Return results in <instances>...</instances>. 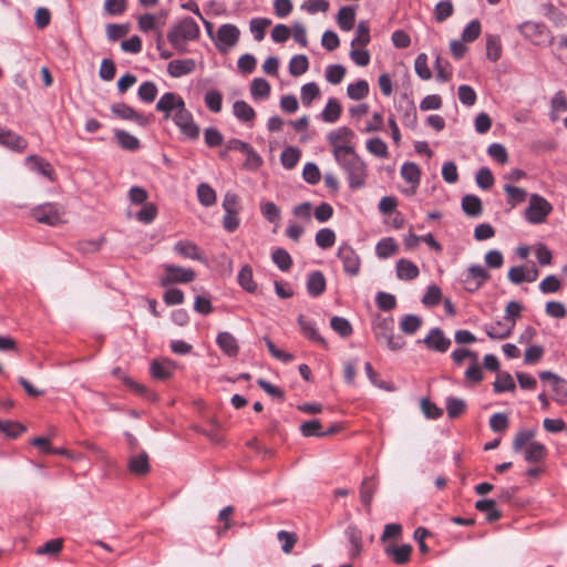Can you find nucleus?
I'll return each instance as SVG.
<instances>
[{
  "label": "nucleus",
  "mask_w": 567,
  "mask_h": 567,
  "mask_svg": "<svg viewBox=\"0 0 567 567\" xmlns=\"http://www.w3.org/2000/svg\"><path fill=\"white\" fill-rule=\"evenodd\" d=\"M156 111L164 113V118H172L181 133L189 140L199 136V126L195 123L193 114L186 109L183 97L174 92L164 93L156 103Z\"/></svg>",
  "instance_id": "obj_1"
},
{
  "label": "nucleus",
  "mask_w": 567,
  "mask_h": 567,
  "mask_svg": "<svg viewBox=\"0 0 567 567\" xmlns=\"http://www.w3.org/2000/svg\"><path fill=\"white\" fill-rule=\"evenodd\" d=\"M337 164L341 167V169L346 173L347 179L349 183V187L351 189L362 188L365 184L367 179V164L357 154V152H352L348 155L336 159Z\"/></svg>",
  "instance_id": "obj_2"
},
{
  "label": "nucleus",
  "mask_w": 567,
  "mask_h": 567,
  "mask_svg": "<svg viewBox=\"0 0 567 567\" xmlns=\"http://www.w3.org/2000/svg\"><path fill=\"white\" fill-rule=\"evenodd\" d=\"M199 33L198 24L192 18L187 17L171 29L167 39L176 50L182 51L186 42L196 40Z\"/></svg>",
  "instance_id": "obj_3"
},
{
  "label": "nucleus",
  "mask_w": 567,
  "mask_h": 567,
  "mask_svg": "<svg viewBox=\"0 0 567 567\" xmlns=\"http://www.w3.org/2000/svg\"><path fill=\"white\" fill-rule=\"evenodd\" d=\"M353 138L354 132L348 126H340L327 134L334 161L355 151L352 145Z\"/></svg>",
  "instance_id": "obj_4"
},
{
  "label": "nucleus",
  "mask_w": 567,
  "mask_h": 567,
  "mask_svg": "<svg viewBox=\"0 0 567 567\" xmlns=\"http://www.w3.org/2000/svg\"><path fill=\"white\" fill-rule=\"evenodd\" d=\"M518 31L526 40L538 47H547L554 42V35L540 22L526 21L518 25Z\"/></svg>",
  "instance_id": "obj_5"
},
{
  "label": "nucleus",
  "mask_w": 567,
  "mask_h": 567,
  "mask_svg": "<svg viewBox=\"0 0 567 567\" xmlns=\"http://www.w3.org/2000/svg\"><path fill=\"white\" fill-rule=\"evenodd\" d=\"M551 212L553 205L545 197L538 194H532L525 210V217L528 223L539 225L546 221Z\"/></svg>",
  "instance_id": "obj_6"
},
{
  "label": "nucleus",
  "mask_w": 567,
  "mask_h": 567,
  "mask_svg": "<svg viewBox=\"0 0 567 567\" xmlns=\"http://www.w3.org/2000/svg\"><path fill=\"white\" fill-rule=\"evenodd\" d=\"M374 337L380 342L384 341L392 351L401 350L405 346V340L393 333L391 321L388 320H383L375 326Z\"/></svg>",
  "instance_id": "obj_7"
},
{
  "label": "nucleus",
  "mask_w": 567,
  "mask_h": 567,
  "mask_svg": "<svg viewBox=\"0 0 567 567\" xmlns=\"http://www.w3.org/2000/svg\"><path fill=\"white\" fill-rule=\"evenodd\" d=\"M337 256L341 260L343 271L347 275L351 277L359 275L361 268V259L349 244H341L338 248Z\"/></svg>",
  "instance_id": "obj_8"
},
{
  "label": "nucleus",
  "mask_w": 567,
  "mask_h": 567,
  "mask_svg": "<svg viewBox=\"0 0 567 567\" xmlns=\"http://www.w3.org/2000/svg\"><path fill=\"white\" fill-rule=\"evenodd\" d=\"M489 274L480 265H473L462 274L464 289L468 292L477 291L485 281L489 279Z\"/></svg>",
  "instance_id": "obj_9"
},
{
  "label": "nucleus",
  "mask_w": 567,
  "mask_h": 567,
  "mask_svg": "<svg viewBox=\"0 0 567 567\" xmlns=\"http://www.w3.org/2000/svg\"><path fill=\"white\" fill-rule=\"evenodd\" d=\"M33 218L49 226H56L63 221V212L56 204L48 203L32 210Z\"/></svg>",
  "instance_id": "obj_10"
},
{
  "label": "nucleus",
  "mask_w": 567,
  "mask_h": 567,
  "mask_svg": "<svg viewBox=\"0 0 567 567\" xmlns=\"http://www.w3.org/2000/svg\"><path fill=\"white\" fill-rule=\"evenodd\" d=\"M239 29L230 23L221 24L217 30L216 45L220 52H227L239 40Z\"/></svg>",
  "instance_id": "obj_11"
},
{
  "label": "nucleus",
  "mask_w": 567,
  "mask_h": 567,
  "mask_svg": "<svg viewBox=\"0 0 567 567\" xmlns=\"http://www.w3.org/2000/svg\"><path fill=\"white\" fill-rule=\"evenodd\" d=\"M164 269L166 274L161 281L163 286L169 284H187L193 281L196 277L194 270L175 265H166Z\"/></svg>",
  "instance_id": "obj_12"
},
{
  "label": "nucleus",
  "mask_w": 567,
  "mask_h": 567,
  "mask_svg": "<svg viewBox=\"0 0 567 567\" xmlns=\"http://www.w3.org/2000/svg\"><path fill=\"white\" fill-rule=\"evenodd\" d=\"M0 145L16 152H23L28 146V142L13 131L0 125Z\"/></svg>",
  "instance_id": "obj_13"
},
{
  "label": "nucleus",
  "mask_w": 567,
  "mask_h": 567,
  "mask_svg": "<svg viewBox=\"0 0 567 567\" xmlns=\"http://www.w3.org/2000/svg\"><path fill=\"white\" fill-rule=\"evenodd\" d=\"M111 111L118 118L136 122L141 126L147 124V118L127 104L115 103Z\"/></svg>",
  "instance_id": "obj_14"
},
{
  "label": "nucleus",
  "mask_w": 567,
  "mask_h": 567,
  "mask_svg": "<svg viewBox=\"0 0 567 567\" xmlns=\"http://www.w3.org/2000/svg\"><path fill=\"white\" fill-rule=\"evenodd\" d=\"M423 343L431 350L446 352L451 346V340L444 336L440 328H434L425 337Z\"/></svg>",
  "instance_id": "obj_15"
},
{
  "label": "nucleus",
  "mask_w": 567,
  "mask_h": 567,
  "mask_svg": "<svg viewBox=\"0 0 567 567\" xmlns=\"http://www.w3.org/2000/svg\"><path fill=\"white\" fill-rule=\"evenodd\" d=\"M175 363L169 359L154 360L151 363V374L154 379L165 381L174 374Z\"/></svg>",
  "instance_id": "obj_16"
},
{
  "label": "nucleus",
  "mask_w": 567,
  "mask_h": 567,
  "mask_svg": "<svg viewBox=\"0 0 567 567\" xmlns=\"http://www.w3.org/2000/svg\"><path fill=\"white\" fill-rule=\"evenodd\" d=\"M27 164L29 165L30 169L43 175L48 179H55L53 166L42 157H39L37 155H30L29 157H27Z\"/></svg>",
  "instance_id": "obj_17"
},
{
  "label": "nucleus",
  "mask_w": 567,
  "mask_h": 567,
  "mask_svg": "<svg viewBox=\"0 0 567 567\" xmlns=\"http://www.w3.org/2000/svg\"><path fill=\"white\" fill-rule=\"evenodd\" d=\"M173 250L184 258L199 261L203 260V254L200 249L193 241L179 240L174 245Z\"/></svg>",
  "instance_id": "obj_18"
},
{
  "label": "nucleus",
  "mask_w": 567,
  "mask_h": 567,
  "mask_svg": "<svg viewBox=\"0 0 567 567\" xmlns=\"http://www.w3.org/2000/svg\"><path fill=\"white\" fill-rule=\"evenodd\" d=\"M196 68L193 59L173 60L167 65V72L173 78H181L192 73Z\"/></svg>",
  "instance_id": "obj_19"
},
{
  "label": "nucleus",
  "mask_w": 567,
  "mask_h": 567,
  "mask_svg": "<svg viewBox=\"0 0 567 567\" xmlns=\"http://www.w3.org/2000/svg\"><path fill=\"white\" fill-rule=\"evenodd\" d=\"M216 343L219 349L228 357H236L239 352L238 342L230 332H219L216 338Z\"/></svg>",
  "instance_id": "obj_20"
},
{
  "label": "nucleus",
  "mask_w": 567,
  "mask_h": 567,
  "mask_svg": "<svg viewBox=\"0 0 567 567\" xmlns=\"http://www.w3.org/2000/svg\"><path fill=\"white\" fill-rule=\"evenodd\" d=\"M396 276L400 280H413L419 277V267L411 260L401 258L396 261Z\"/></svg>",
  "instance_id": "obj_21"
},
{
  "label": "nucleus",
  "mask_w": 567,
  "mask_h": 567,
  "mask_svg": "<svg viewBox=\"0 0 567 567\" xmlns=\"http://www.w3.org/2000/svg\"><path fill=\"white\" fill-rule=\"evenodd\" d=\"M385 554L393 559L396 565L406 564L412 554V546L409 544H404L401 546L389 545L384 549Z\"/></svg>",
  "instance_id": "obj_22"
},
{
  "label": "nucleus",
  "mask_w": 567,
  "mask_h": 567,
  "mask_svg": "<svg viewBox=\"0 0 567 567\" xmlns=\"http://www.w3.org/2000/svg\"><path fill=\"white\" fill-rule=\"evenodd\" d=\"M326 290V278L321 271H312L307 279V291L312 297L321 296Z\"/></svg>",
  "instance_id": "obj_23"
},
{
  "label": "nucleus",
  "mask_w": 567,
  "mask_h": 567,
  "mask_svg": "<svg viewBox=\"0 0 567 567\" xmlns=\"http://www.w3.org/2000/svg\"><path fill=\"white\" fill-rule=\"evenodd\" d=\"M128 470L135 475H145L150 472L148 455L145 452H141L128 458Z\"/></svg>",
  "instance_id": "obj_24"
},
{
  "label": "nucleus",
  "mask_w": 567,
  "mask_h": 567,
  "mask_svg": "<svg viewBox=\"0 0 567 567\" xmlns=\"http://www.w3.org/2000/svg\"><path fill=\"white\" fill-rule=\"evenodd\" d=\"M346 535L351 544L349 555L351 558H355L362 550V534L355 525H349L346 529Z\"/></svg>",
  "instance_id": "obj_25"
},
{
  "label": "nucleus",
  "mask_w": 567,
  "mask_h": 567,
  "mask_svg": "<svg viewBox=\"0 0 567 567\" xmlns=\"http://www.w3.org/2000/svg\"><path fill=\"white\" fill-rule=\"evenodd\" d=\"M497 502L495 499L483 498L475 503V508L480 512L486 513L488 522H496L502 517V512L496 508Z\"/></svg>",
  "instance_id": "obj_26"
},
{
  "label": "nucleus",
  "mask_w": 567,
  "mask_h": 567,
  "mask_svg": "<svg viewBox=\"0 0 567 567\" xmlns=\"http://www.w3.org/2000/svg\"><path fill=\"white\" fill-rule=\"evenodd\" d=\"M298 323L305 337L315 342L320 343L324 348L327 347L326 340L319 334L315 324L311 321L307 320L305 316L300 315L298 317Z\"/></svg>",
  "instance_id": "obj_27"
},
{
  "label": "nucleus",
  "mask_w": 567,
  "mask_h": 567,
  "mask_svg": "<svg viewBox=\"0 0 567 567\" xmlns=\"http://www.w3.org/2000/svg\"><path fill=\"white\" fill-rule=\"evenodd\" d=\"M547 455V449L539 442H530L525 447V460L528 463H538L545 460Z\"/></svg>",
  "instance_id": "obj_28"
},
{
  "label": "nucleus",
  "mask_w": 567,
  "mask_h": 567,
  "mask_svg": "<svg viewBox=\"0 0 567 567\" xmlns=\"http://www.w3.org/2000/svg\"><path fill=\"white\" fill-rule=\"evenodd\" d=\"M502 41L497 34H487L486 37V56L489 61L496 62L502 56Z\"/></svg>",
  "instance_id": "obj_29"
},
{
  "label": "nucleus",
  "mask_w": 567,
  "mask_h": 567,
  "mask_svg": "<svg viewBox=\"0 0 567 567\" xmlns=\"http://www.w3.org/2000/svg\"><path fill=\"white\" fill-rule=\"evenodd\" d=\"M543 14L556 27L564 28L567 24V16L551 3L544 6Z\"/></svg>",
  "instance_id": "obj_30"
},
{
  "label": "nucleus",
  "mask_w": 567,
  "mask_h": 567,
  "mask_svg": "<svg viewBox=\"0 0 567 567\" xmlns=\"http://www.w3.org/2000/svg\"><path fill=\"white\" fill-rule=\"evenodd\" d=\"M462 208L464 213L470 217H478L482 215V202L475 195H465L462 198Z\"/></svg>",
  "instance_id": "obj_31"
},
{
  "label": "nucleus",
  "mask_w": 567,
  "mask_h": 567,
  "mask_svg": "<svg viewBox=\"0 0 567 567\" xmlns=\"http://www.w3.org/2000/svg\"><path fill=\"white\" fill-rule=\"evenodd\" d=\"M375 251L379 258L385 259L399 251V246L392 237L381 239L377 246Z\"/></svg>",
  "instance_id": "obj_32"
},
{
  "label": "nucleus",
  "mask_w": 567,
  "mask_h": 567,
  "mask_svg": "<svg viewBox=\"0 0 567 567\" xmlns=\"http://www.w3.org/2000/svg\"><path fill=\"white\" fill-rule=\"evenodd\" d=\"M401 176L413 185V192L420 183L421 171L415 163H404L401 167Z\"/></svg>",
  "instance_id": "obj_33"
},
{
  "label": "nucleus",
  "mask_w": 567,
  "mask_h": 567,
  "mask_svg": "<svg viewBox=\"0 0 567 567\" xmlns=\"http://www.w3.org/2000/svg\"><path fill=\"white\" fill-rule=\"evenodd\" d=\"M233 109L235 116L243 122H252L256 117L255 110L245 101H236Z\"/></svg>",
  "instance_id": "obj_34"
},
{
  "label": "nucleus",
  "mask_w": 567,
  "mask_h": 567,
  "mask_svg": "<svg viewBox=\"0 0 567 567\" xmlns=\"http://www.w3.org/2000/svg\"><path fill=\"white\" fill-rule=\"evenodd\" d=\"M342 112L340 103L336 99H329L321 117L327 123H334L339 120Z\"/></svg>",
  "instance_id": "obj_35"
},
{
  "label": "nucleus",
  "mask_w": 567,
  "mask_h": 567,
  "mask_svg": "<svg viewBox=\"0 0 567 567\" xmlns=\"http://www.w3.org/2000/svg\"><path fill=\"white\" fill-rule=\"evenodd\" d=\"M504 190L507 195V203L515 207L518 204H522L527 198V192L520 187L513 186L511 184H506L504 186Z\"/></svg>",
  "instance_id": "obj_36"
},
{
  "label": "nucleus",
  "mask_w": 567,
  "mask_h": 567,
  "mask_svg": "<svg viewBox=\"0 0 567 567\" xmlns=\"http://www.w3.org/2000/svg\"><path fill=\"white\" fill-rule=\"evenodd\" d=\"M513 329L514 322L508 327L505 323L496 322L495 324L487 326L485 332L491 339H506L511 336Z\"/></svg>",
  "instance_id": "obj_37"
},
{
  "label": "nucleus",
  "mask_w": 567,
  "mask_h": 567,
  "mask_svg": "<svg viewBox=\"0 0 567 567\" xmlns=\"http://www.w3.org/2000/svg\"><path fill=\"white\" fill-rule=\"evenodd\" d=\"M238 284L248 292H254L257 289V284L254 281L252 269L250 266L245 265L238 274Z\"/></svg>",
  "instance_id": "obj_38"
},
{
  "label": "nucleus",
  "mask_w": 567,
  "mask_h": 567,
  "mask_svg": "<svg viewBox=\"0 0 567 567\" xmlns=\"http://www.w3.org/2000/svg\"><path fill=\"white\" fill-rule=\"evenodd\" d=\"M435 70L437 81L447 82L451 80L453 69L451 63L446 59H443L440 55H437L435 60Z\"/></svg>",
  "instance_id": "obj_39"
},
{
  "label": "nucleus",
  "mask_w": 567,
  "mask_h": 567,
  "mask_svg": "<svg viewBox=\"0 0 567 567\" xmlns=\"http://www.w3.org/2000/svg\"><path fill=\"white\" fill-rule=\"evenodd\" d=\"M300 156L301 152L297 147L289 146L285 148L281 153V164L285 168L292 169L299 162Z\"/></svg>",
  "instance_id": "obj_40"
},
{
  "label": "nucleus",
  "mask_w": 567,
  "mask_h": 567,
  "mask_svg": "<svg viewBox=\"0 0 567 567\" xmlns=\"http://www.w3.org/2000/svg\"><path fill=\"white\" fill-rule=\"evenodd\" d=\"M272 261L282 271H288L292 266V259L289 252L284 248H276L271 255Z\"/></svg>",
  "instance_id": "obj_41"
},
{
  "label": "nucleus",
  "mask_w": 567,
  "mask_h": 567,
  "mask_svg": "<svg viewBox=\"0 0 567 567\" xmlns=\"http://www.w3.org/2000/svg\"><path fill=\"white\" fill-rule=\"evenodd\" d=\"M309 68L308 58L303 54L295 55L289 62V72L292 76H300Z\"/></svg>",
  "instance_id": "obj_42"
},
{
  "label": "nucleus",
  "mask_w": 567,
  "mask_h": 567,
  "mask_svg": "<svg viewBox=\"0 0 567 567\" xmlns=\"http://www.w3.org/2000/svg\"><path fill=\"white\" fill-rule=\"evenodd\" d=\"M422 326V319L415 315H405L400 321V329L406 334H414Z\"/></svg>",
  "instance_id": "obj_43"
},
{
  "label": "nucleus",
  "mask_w": 567,
  "mask_h": 567,
  "mask_svg": "<svg viewBox=\"0 0 567 567\" xmlns=\"http://www.w3.org/2000/svg\"><path fill=\"white\" fill-rule=\"evenodd\" d=\"M198 200L202 205L209 207L216 203L215 190L206 183H202L197 187Z\"/></svg>",
  "instance_id": "obj_44"
},
{
  "label": "nucleus",
  "mask_w": 567,
  "mask_h": 567,
  "mask_svg": "<svg viewBox=\"0 0 567 567\" xmlns=\"http://www.w3.org/2000/svg\"><path fill=\"white\" fill-rule=\"evenodd\" d=\"M355 13L352 8L343 7L338 13V24L344 30L349 31L354 27Z\"/></svg>",
  "instance_id": "obj_45"
},
{
  "label": "nucleus",
  "mask_w": 567,
  "mask_h": 567,
  "mask_svg": "<svg viewBox=\"0 0 567 567\" xmlns=\"http://www.w3.org/2000/svg\"><path fill=\"white\" fill-rule=\"evenodd\" d=\"M347 93L352 100H362L369 94V84L365 80H359L348 85Z\"/></svg>",
  "instance_id": "obj_46"
},
{
  "label": "nucleus",
  "mask_w": 567,
  "mask_h": 567,
  "mask_svg": "<svg viewBox=\"0 0 567 567\" xmlns=\"http://www.w3.org/2000/svg\"><path fill=\"white\" fill-rule=\"evenodd\" d=\"M250 92L256 100L267 99L270 94V84L264 79H254L250 85Z\"/></svg>",
  "instance_id": "obj_47"
},
{
  "label": "nucleus",
  "mask_w": 567,
  "mask_h": 567,
  "mask_svg": "<svg viewBox=\"0 0 567 567\" xmlns=\"http://www.w3.org/2000/svg\"><path fill=\"white\" fill-rule=\"evenodd\" d=\"M115 137L121 147L125 150L136 151L140 147L138 138L125 131H116Z\"/></svg>",
  "instance_id": "obj_48"
},
{
  "label": "nucleus",
  "mask_w": 567,
  "mask_h": 567,
  "mask_svg": "<svg viewBox=\"0 0 567 567\" xmlns=\"http://www.w3.org/2000/svg\"><path fill=\"white\" fill-rule=\"evenodd\" d=\"M370 42V28L367 22H360L357 27L355 37L351 42L352 48L365 47Z\"/></svg>",
  "instance_id": "obj_49"
},
{
  "label": "nucleus",
  "mask_w": 567,
  "mask_h": 567,
  "mask_svg": "<svg viewBox=\"0 0 567 567\" xmlns=\"http://www.w3.org/2000/svg\"><path fill=\"white\" fill-rule=\"evenodd\" d=\"M331 328L341 337L347 338L352 334V326L348 319L334 316L330 321Z\"/></svg>",
  "instance_id": "obj_50"
},
{
  "label": "nucleus",
  "mask_w": 567,
  "mask_h": 567,
  "mask_svg": "<svg viewBox=\"0 0 567 567\" xmlns=\"http://www.w3.org/2000/svg\"><path fill=\"white\" fill-rule=\"evenodd\" d=\"M367 150L377 157L385 158L389 155L388 145L379 137L370 138L367 142Z\"/></svg>",
  "instance_id": "obj_51"
},
{
  "label": "nucleus",
  "mask_w": 567,
  "mask_h": 567,
  "mask_svg": "<svg viewBox=\"0 0 567 567\" xmlns=\"http://www.w3.org/2000/svg\"><path fill=\"white\" fill-rule=\"evenodd\" d=\"M336 243V233L330 228H322L316 234V244L322 248L328 249Z\"/></svg>",
  "instance_id": "obj_52"
},
{
  "label": "nucleus",
  "mask_w": 567,
  "mask_h": 567,
  "mask_svg": "<svg viewBox=\"0 0 567 567\" xmlns=\"http://www.w3.org/2000/svg\"><path fill=\"white\" fill-rule=\"evenodd\" d=\"M514 389L515 382L509 373L501 372L497 374L496 381L494 382V391L496 393L513 391Z\"/></svg>",
  "instance_id": "obj_53"
},
{
  "label": "nucleus",
  "mask_w": 567,
  "mask_h": 567,
  "mask_svg": "<svg viewBox=\"0 0 567 567\" xmlns=\"http://www.w3.org/2000/svg\"><path fill=\"white\" fill-rule=\"evenodd\" d=\"M157 86L154 82H143L138 87V97L146 103H152L157 95Z\"/></svg>",
  "instance_id": "obj_54"
},
{
  "label": "nucleus",
  "mask_w": 567,
  "mask_h": 567,
  "mask_svg": "<svg viewBox=\"0 0 567 567\" xmlns=\"http://www.w3.org/2000/svg\"><path fill=\"white\" fill-rule=\"evenodd\" d=\"M414 70L415 73L424 81H427L432 78V72L427 66V55L425 53H420L414 61Z\"/></svg>",
  "instance_id": "obj_55"
},
{
  "label": "nucleus",
  "mask_w": 567,
  "mask_h": 567,
  "mask_svg": "<svg viewBox=\"0 0 567 567\" xmlns=\"http://www.w3.org/2000/svg\"><path fill=\"white\" fill-rule=\"evenodd\" d=\"M400 110L403 111L402 123L408 127L414 128L417 123V114L413 102H406L405 106H400Z\"/></svg>",
  "instance_id": "obj_56"
},
{
  "label": "nucleus",
  "mask_w": 567,
  "mask_h": 567,
  "mask_svg": "<svg viewBox=\"0 0 567 567\" xmlns=\"http://www.w3.org/2000/svg\"><path fill=\"white\" fill-rule=\"evenodd\" d=\"M534 436H535V432L532 430L519 431L513 440V450L515 452L522 451L524 447H526L532 442V439Z\"/></svg>",
  "instance_id": "obj_57"
},
{
  "label": "nucleus",
  "mask_w": 567,
  "mask_h": 567,
  "mask_svg": "<svg viewBox=\"0 0 567 567\" xmlns=\"http://www.w3.org/2000/svg\"><path fill=\"white\" fill-rule=\"evenodd\" d=\"M271 21L266 18H257L250 21V31L255 40L261 41L265 38V30L269 27Z\"/></svg>",
  "instance_id": "obj_58"
},
{
  "label": "nucleus",
  "mask_w": 567,
  "mask_h": 567,
  "mask_svg": "<svg viewBox=\"0 0 567 567\" xmlns=\"http://www.w3.org/2000/svg\"><path fill=\"white\" fill-rule=\"evenodd\" d=\"M466 404L463 400L457 398H449L446 400V410L451 419H456L465 412Z\"/></svg>",
  "instance_id": "obj_59"
},
{
  "label": "nucleus",
  "mask_w": 567,
  "mask_h": 567,
  "mask_svg": "<svg viewBox=\"0 0 567 567\" xmlns=\"http://www.w3.org/2000/svg\"><path fill=\"white\" fill-rule=\"evenodd\" d=\"M320 95L319 86L311 82L302 85L301 87V101L303 105L309 106L315 99Z\"/></svg>",
  "instance_id": "obj_60"
},
{
  "label": "nucleus",
  "mask_w": 567,
  "mask_h": 567,
  "mask_svg": "<svg viewBox=\"0 0 567 567\" xmlns=\"http://www.w3.org/2000/svg\"><path fill=\"white\" fill-rule=\"evenodd\" d=\"M551 390L554 391V400L561 405L567 404V381L559 378L551 385Z\"/></svg>",
  "instance_id": "obj_61"
},
{
  "label": "nucleus",
  "mask_w": 567,
  "mask_h": 567,
  "mask_svg": "<svg viewBox=\"0 0 567 567\" xmlns=\"http://www.w3.org/2000/svg\"><path fill=\"white\" fill-rule=\"evenodd\" d=\"M482 32L481 22L478 20H472L462 32V40L464 42L475 41Z\"/></svg>",
  "instance_id": "obj_62"
},
{
  "label": "nucleus",
  "mask_w": 567,
  "mask_h": 567,
  "mask_svg": "<svg viewBox=\"0 0 567 567\" xmlns=\"http://www.w3.org/2000/svg\"><path fill=\"white\" fill-rule=\"evenodd\" d=\"M157 216V207L153 203H146L137 213L136 218L143 224H151Z\"/></svg>",
  "instance_id": "obj_63"
},
{
  "label": "nucleus",
  "mask_w": 567,
  "mask_h": 567,
  "mask_svg": "<svg viewBox=\"0 0 567 567\" xmlns=\"http://www.w3.org/2000/svg\"><path fill=\"white\" fill-rule=\"evenodd\" d=\"M346 75V68L340 64L329 65L326 70V79L331 84H339Z\"/></svg>",
  "instance_id": "obj_64"
}]
</instances>
